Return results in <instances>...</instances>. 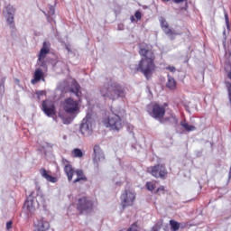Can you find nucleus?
I'll return each mask as SVG.
<instances>
[{
  "label": "nucleus",
  "instance_id": "f257e3e1",
  "mask_svg": "<svg viewBox=\"0 0 231 231\" xmlns=\"http://www.w3.org/2000/svg\"><path fill=\"white\" fill-rule=\"evenodd\" d=\"M138 53L141 57L136 67V71H141L146 79L152 77L153 71H156V54L152 49V45L145 42L138 44Z\"/></svg>",
  "mask_w": 231,
  "mask_h": 231
},
{
  "label": "nucleus",
  "instance_id": "f03ea898",
  "mask_svg": "<svg viewBox=\"0 0 231 231\" xmlns=\"http://www.w3.org/2000/svg\"><path fill=\"white\" fill-rule=\"evenodd\" d=\"M101 97L109 98V100H118V98H125V88L118 82L108 81L99 88Z\"/></svg>",
  "mask_w": 231,
  "mask_h": 231
},
{
  "label": "nucleus",
  "instance_id": "7ed1b4c3",
  "mask_svg": "<svg viewBox=\"0 0 231 231\" xmlns=\"http://www.w3.org/2000/svg\"><path fill=\"white\" fill-rule=\"evenodd\" d=\"M103 125L109 129V131H114V133H120L124 129V121L119 115L115 113L109 114L102 120Z\"/></svg>",
  "mask_w": 231,
  "mask_h": 231
},
{
  "label": "nucleus",
  "instance_id": "20e7f679",
  "mask_svg": "<svg viewBox=\"0 0 231 231\" xmlns=\"http://www.w3.org/2000/svg\"><path fill=\"white\" fill-rule=\"evenodd\" d=\"M64 171L67 175L68 180L72 181V183H86L88 181V177L84 174L82 170H73L71 164H67L64 167Z\"/></svg>",
  "mask_w": 231,
  "mask_h": 231
},
{
  "label": "nucleus",
  "instance_id": "39448f33",
  "mask_svg": "<svg viewBox=\"0 0 231 231\" xmlns=\"http://www.w3.org/2000/svg\"><path fill=\"white\" fill-rule=\"evenodd\" d=\"M62 108L68 115H79L80 113V103L73 97H67L62 103Z\"/></svg>",
  "mask_w": 231,
  "mask_h": 231
},
{
  "label": "nucleus",
  "instance_id": "423d86ee",
  "mask_svg": "<svg viewBox=\"0 0 231 231\" xmlns=\"http://www.w3.org/2000/svg\"><path fill=\"white\" fill-rule=\"evenodd\" d=\"M93 200L87 196L80 197L76 202L77 211L80 214L93 212Z\"/></svg>",
  "mask_w": 231,
  "mask_h": 231
},
{
  "label": "nucleus",
  "instance_id": "0eeeda50",
  "mask_svg": "<svg viewBox=\"0 0 231 231\" xmlns=\"http://www.w3.org/2000/svg\"><path fill=\"white\" fill-rule=\"evenodd\" d=\"M147 172L152 175L153 178H159L160 180H167V176L169 175L167 167L165 166V164L162 163L148 167Z\"/></svg>",
  "mask_w": 231,
  "mask_h": 231
},
{
  "label": "nucleus",
  "instance_id": "6e6552de",
  "mask_svg": "<svg viewBox=\"0 0 231 231\" xmlns=\"http://www.w3.org/2000/svg\"><path fill=\"white\" fill-rule=\"evenodd\" d=\"M120 200L122 208L133 207L136 201V193L133 189H125V192L121 194Z\"/></svg>",
  "mask_w": 231,
  "mask_h": 231
},
{
  "label": "nucleus",
  "instance_id": "1a4fd4ad",
  "mask_svg": "<svg viewBox=\"0 0 231 231\" xmlns=\"http://www.w3.org/2000/svg\"><path fill=\"white\" fill-rule=\"evenodd\" d=\"M149 115L152 116V118L159 120L161 124H163V116H165V106L159 104H154L152 106V111H149Z\"/></svg>",
  "mask_w": 231,
  "mask_h": 231
},
{
  "label": "nucleus",
  "instance_id": "9d476101",
  "mask_svg": "<svg viewBox=\"0 0 231 231\" xmlns=\"http://www.w3.org/2000/svg\"><path fill=\"white\" fill-rule=\"evenodd\" d=\"M50 46V42H44L40 51V53L38 54V62H40L42 67L46 66L44 59H46V57L49 55L51 51Z\"/></svg>",
  "mask_w": 231,
  "mask_h": 231
},
{
  "label": "nucleus",
  "instance_id": "9b49d317",
  "mask_svg": "<svg viewBox=\"0 0 231 231\" xmlns=\"http://www.w3.org/2000/svg\"><path fill=\"white\" fill-rule=\"evenodd\" d=\"M50 230V222L44 217L37 218L33 223V231H47Z\"/></svg>",
  "mask_w": 231,
  "mask_h": 231
},
{
  "label": "nucleus",
  "instance_id": "f8f14e48",
  "mask_svg": "<svg viewBox=\"0 0 231 231\" xmlns=\"http://www.w3.org/2000/svg\"><path fill=\"white\" fill-rule=\"evenodd\" d=\"M42 111L47 116H53L55 113V104L50 100H43L42 104Z\"/></svg>",
  "mask_w": 231,
  "mask_h": 231
},
{
  "label": "nucleus",
  "instance_id": "ddd939ff",
  "mask_svg": "<svg viewBox=\"0 0 231 231\" xmlns=\"http://www.w3.org/2000/svg\"><path fill=\"white\" fill-rule=\"evenodd\" d=\"M79 131L82 134L89 136L93 133V125L89 119H83L80 125Z\"/></svg>",
  "mask_w": 231,
  "mask_h": 231
},
{
  "label": "nucleus",
  "instance_id": "4468645a",
  "mask_svg": "<svg viewBox=\"0 0 231 231\" xmlns=\"http://www.w3.org/2000/svg\"><path fill=\"white\" fill-rule=\"evenodd\" d=\"M106 160V156L104 155V152H102V148L99 145L94 146V152H93V162L98 167L99 162H104Z\"/></svg>",
  "mask_w": 231,
  "mask_h": 231
},
{
  "label": "nucleus",
  "instance_id": "2eb2a0df",
  "mask_svg": "<svg viewBox=\"0 0 231 231\" xmlns=\"http://www.w3.org/2000/svg\"><path fill=\"white\" fill-rule=\"evenodd\" d=\"M23 208H25L28 212V214H34L35 213V199H33V196H29L24 202Z\"/></svg>",
  "mask_w": 231,
  "mask_h": 231
},
{
  "label": "nucleus",
  "instance_id": "dca6fc26",
  "mask_svg": "<svg viewBox=\"0 0 231 231\" xmlns=\"http://www.w3.org/2000/svg\"><path fill=\"white\" fill-rule=\"evenodd\" d=\"M40 174L42 178L46 180V181H49L50 183H57L59 181V179L57 177L51 176V171H48L44 168L40 169Z\"/></svg>",
  "mask_w": 231,
  "mask_h": 231
},
{
  "label": "nucleus",
  "instance_id": "f3484780",
  "mask_svg": "<svg viewBox=\"0 0 231 231\" xmlns=\"http://www.w3.org/2000/svg\"><path fill=\"white\" fill-rule=\"evenodd\" d=\"M161 26L162 31L166 35H169V37H172L173 35H180V33L174 32L171 27L169 26V23L165 20H162Z\"/></svg>",
  "mask_w": 231,
  "mask_h": 231
},
{
  "label": "nucleus",
  "instance_id": "a211bd4d",
  "mask_svg": "<svg viewBox=\"0 0 231 231\" xmlns=\"http://www.w3.org/2000/svg\"><path fill=\"white\" fill-rule=\"evenodd\" d=\"M44 81V72L42 69H36L34 71V78L31 80V84L35 85L37 82Z\"/></svg>",
  "mask_w": 231,
  "mask_h": 231
},
{
  "label": "nucleus",
  "instance_id": "6ab92c4d",
  "mask_svg": "<svg viewBox=\"0 0 231 231\" xmlns=\"http://www.w3.org/2000/svg\"><path fill=\"white\" fill-rule=\"evenodd\" d=\"M69 93H73L78 98H80L82 95V92H80V85L77 81H73L69 88Z\"/></svg>",
  "mask_w": 231,
  "mask_h": 231
},
{
  "label": "nucleus",
  "instance_id": "aec40b11",
  "mask_svg": "<svg viewBox=\"0 0 231 231\" xmlns=\"http://www.w3.org/2000/svg\"><path fill=\"white\" fill-rule=\"evenodd\" d=\"M167 77H168V81L166 83V88H168V89H171V91L176 90L177 88L176 79H174V78H172V76H171L170 74H168Z\"/></svg>",
  "mask_w": 231,
  "mask_h": 231
},
{
  "label": "nucleus",
  "instance_id": "412c9836",
  "mask_svg": "<svg viewBox=\"0 0 231 231\" xmlns=\"http://www.w3.org/2000/svg\"><path fill=\"white\" fill-rule=\"evenodd\" d=\"M163 122H169L171 125H178V118L174 114H171L170 116L162 118V124Z\"/></svg>",
  "mask_w": 231,
  "mask_h": 231
},
{
  "label": "nucleus",
  "instance_id": "4be33fe9",
  "mask_svg": "<svg viewBox=\"0 0 231 231\" xmlns=\"http://www.w3.org/2000/svg\"><path fill=\"white\" fill-rule=\"evenodd\" d=\"M5 19L9 28L11 30H15V21L14 20V14H8Z\"/></svg>",
  "mask_w": 231,
  "mask_h": 231
},
{
  "label": "nucleus",
  "instance_id": "5701e85b",
  "mask_svg": "<svg viewBox=\"0 0 231 231\" xmlns=\"http://www.w3.org/2000/svg\"><path fill=\"white\" fill-rule=\"evenodd\" d=\"M180 125H181V127H183L185 129V131H188V133H190V131H196V126H194L192 125H189L185 121H181Z\"/></svg>",
  "mask_w": 231,
  "mask_h": 231
},
{
  "label": "nucleus",
  "instance_id": "b1692460",
  "mask_svg": "<svg viewBox=\"0 0 231 231\" xmlns=\"http://www.w3.org/2000/svg\"><path fill=\"white\" fill-rule=\"evenodd\" d=\"M72 158H84V152L82 150L76 148L71 152Z\"/></svg>",
  "mask_w": 231,
  "mask_h": 231
},
{
  "label": "nucleus",
  "instance_id": "393cba45",
  "mask_svg": "<svg viewBox=\"0 0 231 231\" xmlns=\"http://www.w3.org/2000/svg\"><path fill=\"white\" fill-rule=\"evenodd\" d=\"M170 226H171V230L178 231L180 227V223L176 220H170Z\"/></svg>",
  "mask_w": 231,
  "mask_h": 231
},
{
  "label": "nucleus",
  "instance_id": "a878e982",
  "mask_svg": "<svg viewBox=\"0 0 231 231\" xmlns=\"http://www.w3.org/2000/svg\"><path fill=\"white\" fill-rule=\"evenodd\" d=\"M145 187L150 192H152L156 189V180L146 182Z\"/></svg>",
  "mask_w": 231,
  "mask_h": 231
},
{
  "label": "nucleus",
  "instance_id": "bb28decb",
  "mask_svg": "<svg viewBox=\"0 0 231 231\" xmlns=\"http://www.w3.org/2000/svg\"><path fill=\"white\" fill-rule=\"evenodd\" d=\"M5 11L7 13V15H14V14H15V9L11 5L5 6Z\"/></svg>",
  "mask_w": 231,
  "mask_h": 231
},
{
  "label": "nucleus",
  "instance_id": "cd10ccee",
  "mask_svg": "<svg viewBox=\"0 0 231 231\" xmlns=\"http://www.w3.org/2000/svg\"><path fill=\"white\" fill-rule=\"evenodd\" d=\"M126 231H138V222H134Z\"/></svg>",
  "mask_w": 231,
  "mask_h": 231
},
{
  "label": "nucleus",
  "instance_id": "c85d7f7f",
  "mask_svg": "<svg viewBox=\"0 0 231 231\" xmlns=\"http://www.w3.org/2000/svg\"><path fill=\"white\" fill-rule=\"evenodd\" d=\"M160 192L165 194V186H161L155 190V194H160Z\"/></svg>",
  "mask_w": 231,
  "mask_h": 231
},
{
  "label": "nucleus",
  "instance_id": "c756f323",
  "mask_svg": "<svg viewBox=\"0 0 231 231\" xmlns=\"http://www.w3.org/2000/svg\"><path fill=\"white\" fill-rule=\"evenodd\" d=\"M39 199H41V203H39ZM36 201H37V203H38V206H39V205H44V197L38 195V196L36 197Z\"/></svg>",
  "mask_w": 231,
  "mask_h": 231
},
{
  "label": "nucleus",
  "instance_id": "7c9ffc66",
  "mask_svg": "<svg viewBox=\"0 0 231 231\" xmlns=\"http://www.w3.org/2000/svg\"><path fill=\"white\" fill-rule=\"evenodd\" d=\"M134 17L136 21H141L142 20V13L140 11H136L134 14Z\"/></svg>",
  "mask_w": 231,
  "mask_h": 231
},
{
  "label": "nucleus",
  "instance_id": "2f4dec72",
  "mask_svg": "<svg viewBox=\"0 0 231 231\" xmlns=\"http://www.w3.org/2000/svg\"><path fill=\"white\" fill-rule=\"evenodd\" d=\"M48 15H55V8L53 6H49Z\"/></svg>",
  "mask_w": 231,
  "mask_h": 231
},
{
  "label": "nucleus",
  "instance_id": "473e14b6",
  "mask_svg": "<svg viewBox=\"0 0 231 231\" xmlns=\"http://www.w3.org/2000/svg\"><path fill=\"white\" fill-rule=\"evenodd\" d=\"M166 69H168V71H171V73H176V67L174 66H169L166 68Z\"/></svg>",
  "mask_w": 231,
  "mask_h": 231
},
{
  "label": "nucleus",
  "instance_id": "72a5a7b5",
  "mask_svg": "<svg viewBox=\"0 0 231 231\" xmlns=\"http://www.w3.org/2000/svg\"><path fill=\"white\" fill-rule=\"evenodd\" d=\"M14 225V222L9 221L6 223V230H10Z\"/></svg>",
  "mask_w": 231,
  "mask_h": 231
},
{
  "label": "nucleus",
  "instance_id": "f704fd0d",
  "mask_svg": "<svg viewBox=\"0 0 231 231\" xmlns=\"http://www.w3.org/2000/svg\"><path fill=\"white\" fill-rule=\"evenodd\" d=\"M36 95L38 96V99L41 100V96L44 95V91H38Z\"/></svg>",
  "mask_w": 231,
  "mask_h": 231
},
{
  "label": "nucleus",
  "instance_id": "c9c22d12",
  "mask_svg": "<svg viewBox=\"0 0 231 231\" xmlns=\"http://www.w3.org/2000/svg\"><path fill=\"white\" fill-rule=\"evenodd\" d=\"M180 228H187V223H180Z\"/></svg>",
  "mask_w": 231,
  "mask_h": 231
},
{
  "label": "nucleus",
  "instance_id": "e433bc0d",
  "mask_svg": "<svg viewBox=\"0 0 231 231\" xmlns=\"http://www.w3.org/2000/svg\"><path fill=\"white\" fill-rule=\"evenodd\" d=\"M185 0H173L177 5H180V3H183Z\"/></svg>",
  "mask_w": 231,
  "mask_h": 231
},
{
  "label": "nucleus",
  "instance_id": "4c0bfd02",
  "mask_svg": "<svg viewBox=\"0 0 231 231\" xmlns=\"http://www.w3.org/2000/svg\"><path fill=\"white\" fill-rule=\"evenodd\" d=\"M66 50H67L69 52H71V48H69V45H66Z\"/></svg>",
  "mask_w": 231,
  "mask_h": 231
},
{
  "label": "nucleus",
  "instance_id": "58836bf2",
  "mask_svg": "<svg viewBox=\"0 0 231 231\" xmlns=\"http://www.w3.org/2000/svg\"><path fill=\"white\" fill-rule=\"evenodd\" d=\"M152 230H153V231H158V226H154L152 227Z\"/></svg>",
  "mask_w": 231,
  "mask_h": 231
},
{
  "label": "nucleus",
  "instance_id": "ea45409f",
  "mask_svg": "<svg viewBox=\"0 0 231 231\" xmlns=\"http://www.w3.org/2000/svg\"><path fill=\"white\" fill-rule=\"evenodd\" d=\"M130 19H131L132 23L134 22V16H131Z\"/></svg>",
  "mask_w": 231,
  "mask_h": 231
}]
</instances>
